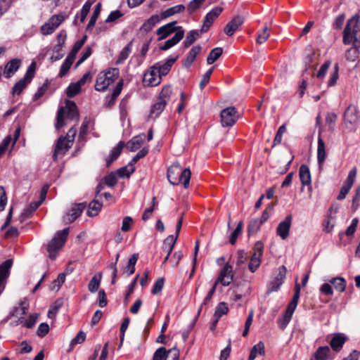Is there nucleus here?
Masks as SVG:
<instances>
[{
  "mask_svg": "<svg viewBox=\"0 0 360 360\" xmlns=\"http://www.w3.org/2000/svg\"><path fill=\"white\" fill-rule=\"evenodd\" d=\"M176 22L174 21L159 27L156 31L157 35L158 36V40H163L172 33L175 34V32L178 30V28L180 27L176 26Z\"/></svg>",
  "mask_w": 360,
  "mask_h": 360,
  "instance_id": "nucleus-15",
  "label": "nucleus"
},
{
  "mask_svg": "<svg viewBox=\"0 0 360 360\" xmlns=\"http://www.w3.org/2000/svg\"><path fill=\"white\" fill-rule=\"evenodd\" d=\"M112 187V172L108 174L106 176H105L99 183L96 188V197L98 198L101 195H104L106 199H109L111 197V195L109 192L102 193V191L106 187Z\"/></svg>",
  "mask_w": 360,
  "mask_h": 360,
  "instance_id": "nucleus-16",
  "label": "nucleus"
},
{
  "mask_svg": "<svg viewBox=\"0 0 360 360\" xmlns=\"http://www.w3.org/2000/svg\"><path fill=\"white\" fill-rule=\"evenodd\" d=\"M177 238L176 235L175 236L170 235L165 239L164 246L167 249V251H169V252H172Z\"/></svg>",
  "mask_w": 360,
  "mask_h": 360,
  "instance_id": "nucleus-48",
  "label": "nucleus"
},
{
  "mask_svg": "<svg viewBox=\"0 0 360 360\" xmlns=\"http://www.w3.org/2000/svg\"><path fill=\"white\" fill-rule=\"evenodd\" d=\"M291 222L292 216L288 215L285 218L283 221H281L278 225V227L276 229V233L283 240L286 239L289 235Z\"/></svg>",
  "mask_w": 360,
  "mask_h": 360,
  "instance_id": "nucleus-19",
  "label": "nucleus"
},
{
  "mask_svg": "<svg viewBox=\"0 0 360 360\" xmlns=\"http://www.w3.org/2000/svg\"><path fill=\"white\" fill-rule=\"evenodd\" d=\"M184 30L182 27L178 28L174 35L169 39L167 40L165 44L160 46V49L166 51L177 44L184 37Z\"/></svg>",
  "mask_w": 360,
  "mask_h": 360,
  "instance_id": "nucleus-22",
  "label": "nucleus"
},
{
  "mask_svg": "<svg viewBox=\"0 0 360 360\" xmlns=\"http://www.w3.org/2000/svg\"><path fill=\"white\" fill-rule=\"evenodd\" d=\"M135 170L134 166L132 164H129L127 166L122 167L117 169L115 173H114V180L116 176L122 178V179H128L131 176L132 173H134ZM115 182L114 181V184Z\"/></svg>",
  "mask_w": 360,
  "mask_h": 360,
  "instance_id": "nucleus-32",
  "label": "nucleus"
},
{
  "mask_svg": "<svg viewBox=\"0 0 360 360\" xmlns=\"http://www.w3.org/2000/svg\"><path fill=\"white\" fill-rule=\"evenodd\" d=\"M69 234V229L66 228L62 231H58L53 238L49 242L47 247L49 256L51 259H55L57 252L64 245L67 237Z\"/></svg>",
  "mask_w": 360,
  "mask_h": 360,
  "instance_id": "nucleus-4",
  "label": "nucleus"
},
{
  "mask_svg": "<svg viewBox=\"0 0 360 360\" xmlns=\"http://www.w3.org/2000/svg\"><path fill=\"white\" fill-rule=\"evenodd\" d=\"M359 117L357 114V108L354 105H349L344 113V121L347 127L348 124L354 126L357 124Z\"/></svg>",
  "mask_w": 360,
  "mask_h": 360,
  "instance_id": "nucleus-17",
  "label": "nucleus"
},
{
  "mask_svg": "<svg viewBox=\"0 0 360 360\" xmlns=\"http://www.w3.org/2000/svg\"><path fill=\"white\" fill-rule=\"evenodd\" d=\"M236 111L234 107H228L221 112V123L223 127H231L236 120Z\"/></svg>",
  "mask_w": 360,
  "mask_h": 360,
  "instance_id": "nucleus-12",
  "label": "nucleus"
},
{
  "mask_svg": "<svg viewBox=\"0 0 360 360\" xmlns=\"http://www.w3.org/2000/svg\"><path fill=\"white\" fill-rule=\"evenodd\" d=\"M264 248V244L261 241H257L255 244L254 252L248 264V269L252 273L255 272L261 264Z\"/></svg>",
  "mask_w": 360,
  "mask_h": 360,
  "instance_id": "nucleus-8",
  "label": "nucleus"
},
{
  "mask_svg": "<svg viewBox=\"0 0 360 360\" xmlns=\"http://www.w3.org/2000/svg\"><path fill=\"white\" fill-rule=\"evenodd\" d=\"M131 52V44H128L120 53L118 58L116 61L117 64L122 63L129 56Z\"/></svg>",
  "mask_w": 360,
  "mask_h": 360,
  "instance_id": "nucleus-43",
  "label": "nucleus"
},
{
  "mask_svg": "<svg viewBox=\"0 0 360 360\" xmlns=\"http://www.w3.org/2000/svg\"><path fill=\"white\" fill-rule=\"evenodd\" d=\"M101 207V204L98 202V200H92L89 205L87 214L89 217L96 216L98 214Z\"/></svg>",
  "mask_w": 360,
  "mask_h": 360,
  "instance_id": "nucleus-42",
  "label": "nucleus"
},
{
  "mask_svg": "<svg viewBox=\"0 0 360 360\" xmlns=\"http://www.w3.org/2000/svg\"><path fill=\"white\" fill-rule=\"evenodd\" d=\"M73 63V61L70 60V59L67 58L65 60L63 63L62 64L60 67V70L58 74L59 77H64L70 69Z\"/></svg>",
  "mask_w": 360,
  "mask_h": 360,
  "instance_id": "nucleus-50",
  "label": "nucleus"
},
{
  "mask_svg": "<svg viewBox=\"0 0 360 360\" xmlns=\"http://www.w3.org/2000/svg\"><path fill=\"white\" fill-rule=\"evenodd\" d=\"M299 176L301 183L303 186H309V190H311V178L309 168L306 165H302L300 167Z\"/></svg>",
  "mask_w": 360,
  "mask_h": 360,
  "instance_id": "nucleus-25",
  "label": "nucleus"
},
{
  "mask_svg": "<svg viewBox=\"0 0 360 360\" xmlns=\"http://www.w3.org/2000/svg\"><path fill=\"white\" fill-rule=\"evenodd\" d=\"M112 85V72L111 68L101 72L96 80L95 89L98 91L105 92L111 89Z\"/></svg>",
  "mask_w": 360,
  "mask_h": 360,
  "instance_id": "nucleus-6",
  "label": "nucleus"
},
{
  "mask_svg": "<svg viewBox=\"0 0 360 360\" xmlns=\"http://www.w3.org/2000/svg\"><path fill=\"white\" fill-rule=\"evenodd\" d=\"M334 226V218L330 215H328L323 223V231L326 233H330L333 231Z\"/></svg>",
  "mask_w": 360,
  "mask_h": 360,
  "instance_id": "nucleus-49",
  "label": "nucleus"
},
{
  "mask_svg": "<svg viewBox=\"0 0 360 360\" xmlns=\"http://www.w3.org/2000/svg\"><path fill=\"white\" fill-rule=\"evenodd\" d=\"M81 91V88L75 82L71 83L66 89V94L69 98H73Z\"/></svg>",
  "mask_w": 360,
  "mask_h": 360,
  "instance_id": "nucleus-46",
  "label": "nucleus"
},
{
  "mask_svg": "<svg viewBox=\"0 0 360 360\" xmlns=\"http://www.w3.org/2000/svg\"><path fill=\"white\" fill-rule=\"evenodd\" d=\"M21 60L18 58H14L8 61L5 65L3 72L6 78H10L20 67Z\"/></svg>",
  "mask_w": 360,
  "mask_h": 360,
  "instance_id": "nucleus-24",
  "label": "nucleus"
},
{
  "mask_svg": "<svg viewBox=\"0 0 360 360\" xmlns=\"http://www.w3.org/2000/svg\"><path fill=\"white\" fill-rule=\"evenodd\" d=\"M243 226V221H239L237 224L236 228L231 234L229 242L231 243V245H234L236 243L238 236L242 232Z\"/></svg>",
  "mask_w": 360,
  "mask_h": 360,
  "instance_id": "nucleus-47",
  "label": "nucleus"
},
{
  "mask_svg": "<svg viewBox=\"0 0 360 360\" xmlns=\"http://www.w3.org/2000/svg\"><path fill=\"white\" fill-rule=\"evenodd\" d=\"M269 36L270 32L269 27L265 25L263 28L258 31L256 41L257 44H262L269 39Z\"/></svg>",
  "mask_w": 360,
  "mask_h": 360,
  "instance_id": "nucleus-41",
  "label": "nucleus"
},
{
  "mask_svg": "<svg viewBox=\"0 0 360 360\" xmlns=\"http://www.w3.org/2000/svg\"><path fill=\"white\" fill-rule=\"evenodd\" d=\"M347 340L346 336L343 333H337L330 342V347L336 352H338L342 348Z\"/></svg>",
  "mask_w": 360,
  "mask_h": 360,
  "instance_id": "nucleus-26",
  "label": "nucleus"
},
{
  "mask_svg": "<svg viewBox=\"0 0 360 360\" xmlns=\"http://www.w3.org/2000/svg\"><path fill=\"white\" fill-rule=\"evenodd\" d=\"M28 308L29 304L27 303L26 300H24L20 302V307H16L13 310L11 315L18 317L19 323H22L24 321L23 316L27 314Z\"/></svg>",
  "mask_w": 360,
  "mask_h": 360,
  "instance_id": "nucleus-29",
  "label": "nucleus"
},
{
  "mask_svg": "<svg viewBox=\"0 0 360 360\" xmlns=\"http://www.w3.org/2000/svg\"><path fill=\"white\" fill-rule=\"evenodd\" d=\"M285 131H286V128L284 124L281 125L278 128V129L276 132V134L275 136V138L274 139L273 146L278 145L281 143L283 135L285 132Z\"/></svg>",
  "mask_w": 360,
  "mask_h": 360,
  "instance_id": "nucleus-52",
  "label": "nucleus"
},
{
  "mask_svg": "<svg viewBox=\"0 0 360 360\" xmlns=\"http://www.w3.org/2000/svg\"><path fill=\"white\" fill-rule=\"evenodd\" d=\"M164 283L165 281L163 278H159L158 279H157L151 290L152 294L157 295L160 293L163 288Z\"/></svg>",
  "mask_w": 360,
  "mask_h": 360,
  "instance_id": "nucleus-54",
  "label": "nucleus"
},
{
  "mask_svg": "<svg viewBox=\"0 0 360 360\" xmlns=\"http://www.w3.org/2000/svg\"><path fill=\"white\" fill-rule=\"evenodd\" d=\"M41 200L32 202L30 206L25 210L23 214L25 216H29L33 212H34L41 205Z\"/></svg>",
  "mask_w": 360,
  "mask_h": 360,
  "instance_id": "nucleus-61",
  "label": "nucleus"
},
{
  "mask_svg": "<svg viewBox=\"0 0 360 360\" xmlns=\"http://www.w3.org/2000/svg\"><path fill=\"white\" fill-rule=\"evenodd\" d=\"M243 18L240 15L234 17L231 21H229L225 26L224 31L225 34L231 37L236 31L238 30L239 27L243 23Z\"/></svg>",
  "mask_w": 360,
  "mask_h": 360,
  "instance_id": "nucleus-21",
  "label": "nucleus"
},
{
  "mask_svg": "<svg viewBox=\"0 0 360 360\" xmlns=\"http://www.w3.org/2000/svg\"><path fill=\"white\" fill-rule=\"evenodd\" d=\"M72 145L71 141H68L63 136H60L56 145L55 151L53 155V160L56 161L58 155H63L71 148Z\"/></svg>",
  "mask_w": 360,
  "mask_h": 360,
  "instance_id": "nucleus-14",
  "label": "nucleus"
},
{
  "mask_svg": "<svg viewBox=\"0 0 360 360\" xmlns=\"http://www.w3.org/2000/svg\"><path fill=\"white\" fill-rule=\"evenodd\" d=\"M214 68H210L203 75L200 82V88L202 89L209 82L210 79V77L212 74Z\"/></svg>",
  "mask_w": 360,
  "mask_h": 360,
  "instance_id": "nucleus-56",
  "label": "nucleus"
},
{
  "mask_svg": "<svg viewBox=\"0 0 360 360\" xmlns=\"http://www.w3.org/2000/svg\"><path fill=\"white\" fill-rule=\"evenodd\" d=\"M162 77L158 74L156 67L152 66L143 75V82L145 86H155L161 82Z\"/></svg>",
  "mask_w": 360,
  "mask_h": 360,
  "instance_id": "nucleus-11",
  "label": "nucleus"
},
{
  "mask_svg": "<svg viewBox=\"0 0 360 360\" xmlns=\"http://www.w3.org/2000/svg\"><path fill=\"white\" fill-rule=\"evenodd\" d=\"M185 9V6L183 4H179L173 7L169 8L161 13L162 19L170 17L174 14L179 13Z\"/></svg>",
  "mask_w": 360,
  "mask_h": 360,
  "instance_id": "nucleus-34",
  "label": "nucleus"
},
{
  "mask_svg": "<svg viewBox=\"0 0 360 360\" xmlns=\"http://www.w3.org/2000/svg\"><path fill=\"white\" fill-rule=\"evenodd\" d=\"M330 283H331L334 288L340 292H342L345 290L346 288V281L345 278L342 277H335L333 278L329 281Z\"/></svg>",
  "mask_w": 360,
  "mask_h": 360,
  "instance_id": "nucleus-36",
  "label": "nucleus"
},
{
  "mask_svg": "<svg viewBox=\"0 0 360 360\" xmlns=\"http://www.w3.org/2000/svg\"><path fill=\"white\" fill-rule=\"evenodd\" d=\"M345 44H354V46L347 50L345 54L347 60L354 61L359 57L360 47V15L355 14L347 22L343 32Z\"/></svg>",
  "mask_w": 360,
  "mask_h": 360,
  "instance_id": "nucleus-1",
  "label": "nucleus"
},
{
  "mask_svg": "<svg viewBox=\"0 0 360 360\" xmlns=\"http://www.w3.org/2000/svg\"><path fill=\"white\" fill-rule=\"evenodd\" d=\"M262 224V223L259 219H255L250 221L248 225L249 233L252 234L256 233L259 229Z\"/></svg>",
  "mask_w": 360,
  "mask_h": 360,
  "instance_id": "nucleus-51",
  "label": "nucleus"
},
{
  "mask_svg": "<svg viewBox=\"0 0 360 360\" xmlns=\"http://www.w3.org/2000/svg\"><path fill=\"white\" fill-rule=\"evenodd\" d=\"M179 350L176 347L169 349L161 347L154 352L153 360H179Z\"/></svg>",
  "mask_w": 360,
  "mask_h": 360,
  "instance_id": "nucleus-9",
  "label": "nucleus"
},
{
  "mask_svg": "<svg viewBox=\"0 0 360 360\" xmlns=\"http://www.w3.org/2000/svg\"><path fill=\"white\" fill-rule=\"evenodd\" d=\"M229 311V308L226 302H220L216 309L214 314V317H217V319H220L222 316L226 314Z\"/></svg>",
  "mask_w": 360,
  "mask_h": 360,
  "instance_id": "nucleus-45",
  "label": "nucleus"
},
{
  "mask_svg": "<svg viewBox=\"0 0 360 360\" xmlns=\"http://www.w3.org/2000/svg\"><path fill=\"white\" fill-rule=\"evenodd\" d=\"M223 8L221 7L217 6L206 15L204 23L201 28L202 32H205L209 30L214 20L221 14Z\"/></svg>",
  "mask_w": 360,
  "mask_h": 360,
  "instance_id": "nucleus-18",
  "label": "nucleus"
},
{
  "mask_svg": "<svg viewBox=\"0 0 360 360\" xmlns=\"http://www.w3.org/2000/svg\"><path fill=\"white\" fill-rule=\"evenodd\" d=\"M86 207V203L82 202L75 205L64 217L63 220L65 223H71L74 221Z\"/></svg>",
  "mask_w": 360,
  "mask_h": 360,
  "instance_id": "nucleus-20",
  "label": "nucleus"
},
{
  "mask_svg": "<svg viewBox=\"0 0 360 360\" xmlns=\"http://www.w3.org/2000/svg\"><path fill=\"white\" fill-rule=\"evenodd\" d=\"M201 51V46L198 45L193 46L189 51L186 61H185V65L186 67H190L191 65L193 63V62L195 60L196 56L200 53Z\"/></svg>",
  "mask_w": 360,
  "mask_h": 360,
  "instance_id": "nucleus-35",
  "label": "nucleus"
},
{
  "mask_svg": "<svg viewBox=\"0 0 360 360\" xmlns=\"http://www.w3.org/2000/svg\"><path fill=\"white\" fill-rule=\"evenodd\" d=\"M357 173V169L356 167L352 168L348 174V176L346 179L345 184L352 187V185L355 181Z\"/></svg>",
  "mask_w": 360,
  "mask_h": 360,
  "instance_id": "nucleus-58",
  "label": "nucleus"
},
{
  "mask_svg": "<svg viewBox=\"0 0 360 360\" xmlns=\"http://www.w3.org/2000/svg\"><path fill=\"white\" fill-rule=\"evenodd\" d=\"M191 172L190 169H183L178 162H174L167 169V179L172 185L183 183L185 188L189 186Z\"/></svg>",
  "mask_w": 360,
  "mask_h": 360,
  "instance_id": "nucleus-2",
  "label": "nucleus"
},
{
  "mask_svg": "<svg viewBox=\"0 0 360 360\" xmlns=\"http://www.w3.org/2000/svg\"><path fill=\"white\" fill-rule=\"evenodd\" d=\"M167 103V101L158 99V101L152 107L151 116L158 117L163 111Z\"/></svg>",
  "mask_w": 360,
  "mask_h": 360,
  "instance_id": "nucleus-37",
  "label": "nucleus"
},
{
  "mask_svg": "<svg viewBox=\"0 0 360 360\" xmlns=\"http://www.w3.org/2000/svg\"><path fill=\"white\" fill-rule=\"evenodd\" d=\"M320 292L328 296H332L333 295V290L330 283H323L320 288Z\"/></svg>",
  "mask_w": 360,
  "mask_h": 360,
  "instance_id": "nucleus-63",
  "label": "nucleus"
},
{
  "mask_svg": "<svg viewBox=\"0 0 360 360\" xmlns=\"http://www.w3.org/2000/svg\"><path fill=\"white\" fill-rule=\"evenodd\" d=\"M233 278V267L230 264H226L221 270L215 283L217 285L221 283L223 286H228L232 282Z\"/></svg>",
  "mask_w": 360,
  "mask_h": 360,
  "instance_id": "nucleus-13",
  "label": "nucleus"
},
{
  "mask_svg": "<svg viewBox=\"0 0 360 360\" xmlns=\"http://www.w3.org/2000/svg\"><path fill=\"white\" fill-rule=\"evenodd\" d=\"M65 116L70 120H78L79 112L77 107L74 101H66L65 106L60 108L57 113V122L56 128L59 129L65 125Z\"/></svg>",
  "mask_w": 360,
  "mask_h": 360,
  "instance_id": "nucleus-3",
  "label": "nucleus"
},
{
  "mask_svg": "<svg viewBox=\"0 0 360 360\" xmlns=\"http://www.w3.org/2000/svg\"><path fill=\"white\" fill-rule=\"evenodd\" d=\"M86 37H84L82 39L79 40L75 42L74 44L70 53L67 56V58L70 59V60L73 61L75 59L76 55L78 53V51L80 50V49L82 47L85 42Z\"/></svg>",
  "mask_w": 360,
  "mask_h": 360,
  "instance_id": "nucleus-40",
  "label": "nucleus"
},
{
  "mask_svg": "<svg viewBox=\"0 0 360 360\" xmlns=\"http://www.w3.org/2000/svg\"><path fill=\"white\" fill-rule=\"evenodd\" d=\"M199 37V33L198 30H191L186 37L185 41H184V45L186 48L191 46Z\"/></svg>",
  "mask_w": 360,
  "mask_h": 360,
  "instance_id": "nucleus-44",
  "label": "nucleus"
},
{
  "mask_svg": "<svg viewBox=\"0 0 360 360\" xmlns=\"http://www.w3.org/2000/svg\"><path fill=\"white\" fill-rule=\"evenodd\" d=\"M36 70V63L32 61L28 67L24 77L20 79L13 87V94H20L23 89L30 84L34 76Z\"/></svg>",
  "mask_w": 360,
  "mask_h": 360,
  "instance_id": "nucleus-7",
  "label": "nucleus"
},
{
  "mask_svg": "<svg viewBox=\"0 0 360 360\" xmlns=\"http://www.w3.org/2000/svg\"><path fill=\"white\" fill-rule=\"evenodd\" d=\"M65 280V274L61 273L58 276V278L53 282L51 289L53 290H58Z\"/></svg>",
  "mask_w": 360,
  "mask_h": 360,
  "instance_id": "nucleus-53",
  "label": "nucleus"
},
{
  "mask_svg": "<svg viewBox=\"0 0 360 360\" xmlns=\"http://www.w3.org/2000/svg\"><path fill=\"white\" fill-rule=\"evenodd\" d=\"M65 18V15L62 13L53 15L45 24L41 27V34L43 35L52 34L55 30L63 22Z\"/></svg>",
  "mask_w": 360,
  "mask_h": 360,
  "instance_id": "nucleus-10",
  "label": "nucleus"
},
{
  "mask_svg": "<svg viewBox=\"0 0 360 360\" xmlns=\"http://www.w3.org/2000/svg\"><path fill=\"white\" fill-rule=\"evenodd\" d=\"M172 94V88L169 86H164L162 89V91L160 93L159 97L158 99L159 100H165L168 101L170 95Z\"/></svg>",
  "mask_w": 360,
  "mask_h": 360,
  "instance_id": "nucleus-55",
  "label": "nucleus"
},
{
  "mask_svg": "<svg viewBox=\"0 0 360 360\" xmlns=\"http://www.w3.org/2000/svg\"><path fill=\"white\" fill-rule=\"evenodd\" d=\"M326 159V152L325 143L321 136L318 138V146H317V160L319 166L321 167Z\"/></svg>",
  "mask_w": 360,
  "mask_h": 360,
  "instance_id": "nucleus-31",
  "label": "nucleus"
},
{
  "mask_svg": "<svg viewBox=\"0 0 360 360\" xmlns=\"http://www.w3.org/2000/svg\"><path fill=\"white\" fill-rule=\"evenodd\" d=\"M49 331V326L46 323H41L37 329V334L39 337H44Z\"/></svg>",
  "mask_w": 360,
  "mask_h": 360,
  "instance_id": "nucleus-62",
  "label": "nucleus"
},
{
  "mask_svg": "<svg viewBox=\"0 0 360 360\" xmlns=\"http://www.w3.org/2000/svg\"><path fill=\"white\" fill-rule=\"evenodd\" d=\"M264 344L263 342L260 341L251 349L248 360H255L258 356H264Z\"/></svg>",
  "mask_w": 360,
  "mask_h": 360,
  "instance_id": "nucleus-33",
  "label": "nucleus"
},
{
  "mask_svg": "<svg viewBox=\"0 0 360 360\" xmlns=\"http://www.w3.org/2000/svg\"><path fill=\"white\" fill-rule=\"evenodd\" d=\"M101 280V274L100 273L96 274L91 279L88 288L91 292H95L98 290Z\"/></svg>",
  "mask_w": 360,
  "mask_h": 360,
  "instance_id": "nucleus-39",
  "label": "nucleus"
},
{
  "mask_svg": "<svg viewBox=\"0 0 360 360\" xmlns=\"http://www.w3.org/2000/svg\"><path fill=\"white\" fill-rule=\"evenodd\" d=\"M176 60V58H169L163 64L156 63L153 67H156L158 74L162 77L168 74Z\"/></svg>",
  "mask_w": 360,
  "mask_h": 360,
  "instance_id": "nucleus-30",
  "label": "nucleus"
},
{
  "mask_svg": "<svg viewBox=\"0 0 360 360\" xmlns=\"http://www.w3.org/2000/svg\"><path fill=\"white\" fill-rule=\"evenodd\" d=\"M162 20L161 15H153L148 18L140 28L141 32L147 33L153 30V28Z\"/></svg>",
  "mask_w": 360,
  "mask_h": 360,
  "instance_id": "nucleus-28",
  "label": "nucleus"
},
{
  "mask_svg": "<svg viewBox=\"0 0 360 360\" xmlns=\"http://www.w3.org/2000/svg\"><path fill=\"white\" fill-rule=\"evenodd\" d=\"M37 317L38 316L36 314H31L30 315L27 320L24 319V321L22 324L28 328H32L37 322Z\"/></svg>",
  "mask_w": 360,
  "mask_h": 360,
  "instance_id": "nucleus-59",
  "label": "nucleus"
},
{
  "mask_svg": "<svg viewBox=\"0 0 360 360\" xmlns=\"http://www.w3.org/2000/svg\"><path fill=\"white\" fill-rule=\"evenodd\" d=\"M360 201V187L356 190V193L352 199V208L354 211H356L359 207V202Z\"/></svg>",
  "mask_w": 360,
  "mask_h": 360,
  "instance_id": "nucleus-64",
  "label": "nucleus"
},
{
  "mask_svg": "<svg viewBox=\"0 0 360 360\" xmlns=\"http://www.w3.org/2000/svg\"><path fill=\"white\" fill-rule=\"evenodd\" d=\"M330 65V61H326V63H324L320 68L317 75H316V77L319 78V79H323L327 71H328V69L329 68Z\"/></svg>",
  "mask_w": 360,
  "mask_h": 360,
  "instance_id": "nucleus-60",
  "label": "nucleus"
},
{
  "mask_svg": "<svg viewBox=\"0 0 360 360\" xmlns=\"http://www.w3.org/2000/svg\"><path fill=\"white\" fill-rule=\"evenodd\" d=\"M333 359L331 351L328 346L319 347L314 353L310 360H330Z\"/></svg>",
  "mask_w": 360,
  "mask_h": 360,
  "instance_id": "nucleus-23",
  "label": "nucleus"
},
{
  "mask_svg": "<svg viewBox=\"0 0 360 360\" xmlns=\"http://www.w3.org/2000/svg\"><path fill=\"white\" fill-rule=\"evenodd\" d=\"M300 285L296 284L295 287V292L292 298V300L289 303L283 317L278 319V325L282 329H284L290 321L292 314L297 306V303L300 298Z\"/></svg>",
  "mask_w": 360,
  "mask_h": 360,
  "instance_id": "nucleus-5",
  "label": "nucleus"
},
{
  "mask_svg": "<svg viewBox=\"0 0 360 360\" xmlns=\"http://www.w3.org/2000/svg\"><path fill=\"white\" fill-rule=\"evenodd\" d=\"M223 49L221 47H216L211 50L207 58V63L211 65L214 63L222 54Z\"/></svg>",
  "mask_w": 360,
  "mask_h": 360,
  "instance_id": "nucleus-38",
  "label": "nucleus"
},
{
  "mask_svg": "<svg viewBox=\"0 0 360 360\" xmlns=\"http://www.w3.org/2000/svg\"><path fill=\"white\" fill-rule=\"evenodd\" d=\"M146 139L145 134H140L133 137L126 145L127 148L130 151H136L139 149L143 143Z\"/></svg>",
  "mask_w": 360,
  "mask_h": 360,
  "instance_id": "nucleus-27",
  "label": "nucleus"
},
{
  "mask_svg": "<svg viewBox=\"0 0 360 360\" xmlns=\"http://www.w3.org/2000/svg\"><path fill=\"white\" fill-rule=\"evenodd\" d=\"M134 223L133 219L131 217H125L122 220L121 229L122 231L127 232L131 229Z\"/></svg>",
  "mask_w": 360,
  "mask_h": 360,
  "instance_id": "nucleus-57",
  "label": "nucleus"
}]
</instances>
